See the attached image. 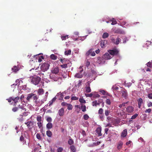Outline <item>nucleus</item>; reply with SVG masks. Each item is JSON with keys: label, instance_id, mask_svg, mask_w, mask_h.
<instances>
[{"label": "nucleus", "instance_id": "1", "mask_svg": "<svg viewBox=\"0 0 152 152\" xmlns=\"http://www.w3.org/2000/svg\"><path fill=\"white\" fill-rule=\"evenodd\" d=\"M109 53H106L104 55H103L102 58L99 57L98 58V62L99 63H103L104 62V60H107L111 59V57Z\"/></svg>", "mask_w": 152, "mask_h": 152}, {"label": "nucleus", "instance_id": "2", "mask_svg": "<svg viewBox=\"0 0 152 152\" xmlns=\"http://www.w3.org/2000/svg\"><path fill=\"white\" fill-rule=\"evenodd\" d=\"M30 79L31 83L35 85L38 84L41 80L40 77L36 75L31 77Z\"/></svg>", "mask_w": 152, "mask_h": 152}, {"label": "nucleus", "instance_id": "3", "mask_svg": "<svg viewBox=\"0 0 152 152\" xmlns=\"http://www.w3.org/2000/svg\"><path fill=\"white\" fill-rule=\"evenodd\" d=\"M49 63L48 62H45L42 65L40 66V68L42 71L45 72L49 69Z\"/></svg>", "mask_w": 152, "mask_h": 152}, {"label": "nucleus", "instance_id": "4", "mask_svg": "<svg viewBox=\"0 0 152 152\" xmlns=\"http://www.w3.org/2000/svg\"><path fill=\"white\" fill-rule=\"evenodd\" d=\"M8 100L9 102H12V103L13 102L14 103V105H15V104L18 102V101H20V97L17 96L15 98L11 97L8 99H7Z\"/></svg>", "mask_w": 152, "mask_h": 152}, {"label": "nucleus", "instance_id": "5", "mask_svg": "<svg viewBox=\"0 0 152 152\" xmlns=\"http://www.w3.org/2000/svg\"><path fill=\"white\" fill-rule=\"evenodd\" d=\"M108 52L112 56L117 55L119 53V51L116 49L110 50H108Z\"/></svg>", "mask_w": 152, "mask_h": 152}, {"label": "nucleus", "instance_id": "6", "mask_svg": "<svg viewBox=\"0 0 152 152\" xmlns=\"http://www.w3.org/2000/svg\"><path fill=\"white\" fill-rule=\"evenodd\" d=\"M59 72V69L58 67L56 66L52 68L51 70V72L53 74H56Z\"/></svg>", "mask_w": 152, "mask_h": 152}, {"label": "nucleus", "instance_id": "7", "mask_svg": "<svg viewBox=\"0 0 152 152\" xmlns=\"http://www.w3.org/2000/svg\"><path fill=\"white\" fill-rule=\"evenodd\" d=\"M50 78L53 79L54 81H57L59 78H60L59 77H56L53 74H51L50 75Z\"/></svg>", "mask_w": 152, "mask_h": 152}, {"label": "nucleus", "instance_id": "8", "mask_svg": "<svg viewBox=\"0 0 152 152\" xmlns=\"http://www.w3.org/2000/svg\"><path fill=\"white\" fill-rule=\"evenodd\" d=\"M25 124L27 125V126H28V128L29 129H30L33 124V122L31 121H27L26 122H25Z\"/></svg>", "mask_w": 152, "mask_h": 152}, {"label": "nucleus", "instance_id": "9", "mask_svg": "<svg viewBox=\"0 0 152 152\" xmlns=\"http://www.w3.org/2000/svg\"><path fill=\"white\" fill-rule=\"evenodd\" d=\"M87 83L88 84V86H86L85 88L86 91V92L88 93L91 92V89L90 86V84L88 82Z\"/></svg>", "mask_w": 152, "mask_h": 152}, {"label": "nucleus", "instance_id": "10", "mask_svg": "<svg viewBox=\"0 0 152 152\" xmlns=\"http://www.w3.org/2000/svg\"><path fill=\"white\" fill-rule=\"evenodd\" d=\"M127 130L126 129L124 130L122 132L121 134V136L123 137H124L127 135Z\"/></svg>", "mask_w": 152, "mask_h": 152}, {"label": "nucleus", "instance_id": "11", "mask_svg": "<svg viewBox=\"0 0 152 152\" xmlns=\"http://www.w3.org/2000/svg\"><path fill=\"white\" fill-rule=\"evenodd\" d=\"M123 143L121 141H119L118 143L117 148L118 150H120L122 147Z\"/></svg>", "mask_w": 152, "mask_h": 152}, {"label": "nucleus", "instance_id": "12", "mask_svg": "<svg viewBox=\"0 0 152 152\" xmlns=\"http://www.w3.org/2000/svg\"><path fill=\"white\" fill-rule=\"evenodd\" d=\"M126 110L128 112L131 113L134 111V108L132 106H129L126 108Z\"/></svg>", "mask_w": 152, "mask_h": 152}, {"label": "nucleus", "instance_id": "13", "mask_svg": "<svg viewBox=\"0 0 152 152\" xmlns=\"http://www.w3.org/2000/svg\"><path fill=\"white\" fill-rule=\"evenodd\" d=\"M101 130V127H98L96 130V132L98 134L99 136H101L102 135Z\"/></svg>", "mask_w": 152, "mask_h": 152}, {"label": "nucleus", "instance_id": "14", "mask_svg": "<svg viewBox=\"0 0 152 152\" xmlns=\"http://www.w3.org/2000/svg\"><path fill=\"white\" fill-rule=\"evenodd\" d=\"M64 110L63 108H61L59 110L58 112V115L60 116H62L64 114Z\"/></svg>", "mask_w": 152, "mask_h": 152}, {"label": "nucleus", "instance_id": "15", "mask_svg": "<svg viewBox=\"0 0 152 152\" xmlns=\"http://www.w3.org/2000/svg\"><path fill=\"white\" fill-rule=\"evenodd\" d=\"M107 43V41H102L101 42V46L102 48H104L105 47L106 44Z\"/></svg>", "mask_w": 152, "mask_h": 152}, {"label": "nucleus", "instance_id": "16", "mask_svg": "<svg viewBox=\"0 0 152 152\" xmlns=\"http://www.w3.org/2000/svg\"><path fill=\"white\" fill-rule=\"evenodd\" d=\"M37 92L39 95H42L44 94V91L42 88H39L38 89Z\"/></svg>", "mask_w": 152, "mask_h": 152}, {"label": "nucleus", "instance_id": "17", "mask_svg": "<svg viewBox=\"0 0 152 152\" xmlns=\"http://www.w3.org/2000/svg\"><path fill=\"white\" fill-rule=\"evenodd\" d=\"M115 32L117 34H124V31L121 30L120 29H118L115 31Z\"/></svg>", "mask_w": 152, "mask_h": 152}, {"label": "nucleus", "instance_id": "18", "mask_svg": "<svg viewBox=\"0 0 152 152\" xmlns=\"http://www.w3.org/2000/svg\"><path fill=\"white\" fill-rule=\"evenodd\" d=\"M56 98L55 97L53 98L49 102V106L51 105L53 103L56 101Z\"/></svg>", "mask_w": 152, "mask_h": 152}, {"label": "nucleus", "instance_id": "19", "mask_svg": "<svg viewBox=\"0 0 152 152\" xmlns=\"http://www.w3.org/2000/svg\"><path fill=\"white\" fill-rule=\"evenodd\" d=\"M53 127V124L51 123H48L46 125V127L48 129H50Z\"/></svg>", "mask_w": 152, "mask_h": 152}, {"label": "nucleus", "instance_id": "20", "mask_svg": "<svg viewBox=\"0 0 152 152\" xmlns=\"http://www.w3.org/2000/svg\"><path fill=\"white\" fill-rule=\"evenodd\" d=\"M12 69L13 72H17L18 70V67L16 66H14L12 68Z\"/></svg>", "mask_w": 152, "mask_h": 152}, {"label": "nucleus", "instance_id": "21", "mask_svg": "<svg viewBox=\"0 0 152 152\" xmlns=\"http://www.w3.org/2000/svg\"><path fill=\"white\" fill-rule=\"evenodd\" d=\"M121 41V39L120 38H119L118 37L116 38V41L115 42V43L116 45H118L119 43Z\"/></svg>", "mask_w": 152, "mask_h": 152}, {"label": "nucleus", "instance_id": "22", "mask_svg": "<svg viewBox=\"0 0 152 152\" xmlns=\"http://www.w3.org/2000/svg\"><path fill=\"white\" fill-rule=\"evenodd\" d=\"M99 91L101 93V94H102L103 95H109L107 92L104 90H100Z\"/></svg>", "mask_w": 152, "mask_h": 152}, {"label": "nucleus", "instance_id": "23", "mask_svg": "<svg viewBox=\"0 0 152 152\" xmlns=\"http://www.w3.org/2000/svg\"><path fill=\"white\" fill-rule=\"evenodd\" d=\"M46 134L49 137H51L52 136V132L50 131L49 130L47 131Z\"/></svg>", "mask_w": 152, "mask_h": 152}, {"label": "nucleus", "instance_id": "24", "mask_svg": "<svg viewBox=\"0 0 152 152\" xmlns=\"http://www.w3.org/2000/svg\"><path fill=\"white\" fill-rule=\"evenodd\" d=\"M68 90L66 91H65L64 92H63L62 93H61V92L59 93H58L56 95H63L64 94H68Z\"/></svg>", "mask_w": 152, "mask_h": 152}, {"label": "nucleus", "instance_id": "25", "mask_svg": "<svg viewBox=\"0 0 152 152\" xmlns=\"http://www.w3.org/2000/svg\"><path fill=\"white\" fill-rule=\"evenodd\" d=\"M70 149L73 152H76V149L75 147L73 145H72L70 147Z\"/></svg>", "mask_w": 152, "mask_h": 152}, {"label": "nucleus", "instance_id": "26", "mask_svg": "<svg viewBox=\"0 0 152 152\" xmlns=\"http://www.w3.org/2000/svg\"><path fill=\"white\" fill-rule=\"evenodd\" d=\"M50 58L53 60H55L57 58V56L54 54H52L50 55Z\"/></svg>", "mask_w": 152, "mask_h": 152}, {"label": "nucleus", "instance_id": "27", "mask_svg": "<svg viewBox=\"0 0 152 152\" xmlns=\"http://www.w3.org/2000/svg\"><path fill=\"white\" fill-rule=\"evenodd\" d=\"M20 81H21V80H20V79H18L16 80L15 81V85L16 86H19V85ZM14 85H15V84H13V85H12V86H13Z\"/></svg>", "mask_w": 152, "mask_h": 152}, {"label": "nucleus", "instance_id": "28", "mask_svg": "<svg viewBox=\"0 0 152 152\" xmlns=\"http://www.w3.org/2000/svg\"><path fill=\"white\" fill-rule=\"evenodd\" d=\"M121 91L122 95H126L127 94V91L124 89H122Z\"/></svg>", "mask_w": 152, "mask_h": 152}, {"label": "nucleus", "instance_id": "29", "mask_svg": "<svg viewBox=\"0 0 152 152\" xmlns=\"http://www.w3.org/2000/svg\"><path fill=\"white\" fill-rule=\"evenodd\" d=\"M83 75L81 74L77 73L75 75V77L78 78H81L83 77Z\"/></svg>", "mask_w": 152, "mask_h": 152}, {"label": "nucleus", "instance_id": "30", "mask_svg": "<svg viewBox=\"0 0 152 152\" xmlns=\"http://www.w3.org/2000/svg\"><path fill=\"white\" fill-rule=\"evenodd\" d=\"M138 106H139V107L140 108V107L141 104L142 102V99L141 98H140V99H139L138 100Z\"/></svg>", "mask_w": 152, "mask_h": 152}, {"label": "nucleus", "instance_id": "31", "mask_svg": "<svg viewBox=\"0 0 152 152\" xmlns=\"http://www.w3.org/2000/svg\"><path fill=\"white\" fill-rule=\"evenodd\" d=\"M81 108L82 111L84 112L86 111V107L85 105L82 104L81 106Z\"/></svg>", "mask_w": 152, "mask_h": 152}, {"label": "nucleus", "instance_id": "32", "mask_svg": "<svg viewBox=\"0 0 152 152\" xmlns=\"http://www.w3.org/2000/svg\"><path fill=\"white\" fill-rule=\"evenodd\" d=\"M110 21L112 22L111 24L112 25H114L116 24L117 22L116 20L114 18H112L111 20H110Z\"/></svg>", "mask_w": 152, "mask_h": 152}, {"label": "nucleus", "instance_id": "33", "mask_svg": "<svg viewBox=\"0 0 152 152\" xmlns=\"http://www.w3.org/2000/svg\"><path fill=\"white\" fill-rule=\"evenodd\" d=\"M109 36V34L107 32H105L103 33L102 35V37L103 38H107Z\"/></svg>", "mask_w": 152, "mask_h": 152}, {"label": "nucleus", "instance_id": "34", "mask_svg": "<svg viewBox=\"0 0 152 152\" xmlns=\"http://www.w3.org/2000/svg\"><path fill=\"white\" fill-rule=\"evenodd\" d=\"M68 38V35H66L64 36H61V38L62 40H65L66 39Z\"/></svg>", "mask_w": 152, "mask_h": 152}, {"label": "nucleus", "instance_id": "35", "mask_svg": "<svg viewBox=\"0 0 152 152\" xmlns=\"http://www.w3.org/2000/svg\"><path fill=\"white\" fill-rule=\"evenodd\" d=\"M67 109L69 110H72V104H68L67 105Z\"/></svg>", "mask_w": 152, "mask_h": 152}, {"label": "nucleus", "instance_id": "36", "mask_svg": "<svg viewBox=\"0 0 152 152\" xmlns=\"http://www.w3.org/2000/svg\"><path fill=\"white\" fill-rule=\"evenodd\" d=\"M71 51L70 50H68L67 51H66L64 52L65 55H68L71 54Z\"/></svg>", "mask_w": 152, "mask_h": 152}, {"label": "nucleus", "instance_id": "37", "mask_svg": "<svg viewBox=\"0 0 152 152\" xmlns=\"http://www.w3.org/2000/svg\"><path fill=\"white\" fill-rule=\"evenodd\" d=\"M100 104V103L97 102L96 101H94L92 102V105L93 106H96L97 105H99Z\"/></svg>", "mask_w": 152, "mask_h": 152}, {"label": "nucleus", "instance_id": "38", "mask_svg": "<svg viewBox=\"0 0 152 152\" xmlns=\"http://www.w3.org/2000/svg\"><path fill=\"white\" fill-rule=\"evenodd\" d=\"M151 43V42L150 41H147L146 42V43L145 44V46H144V47H148L150 45Z\"/></svg>", "mask_w": 152, "mask_h": 152}, {"label": "nucleus", "instance_id": "39", "mask_svg": "<svg viewBox=\"0 0 152 152\" xmlns=\"http://www.w3.org/2000/svg\"><path fill=\"white\" fill-rule=\"evenodd\" d=\"M141 118L143 120H146L147 118V115L146 114H144L141 116Z\"/></svg>", "mask_w": 152, "mask_h": 152}, {"label": "nucleus", "instance_id": "40", "mask_svg": "<svg viewBox=\"0 0 152 152\" xmlns=\"http://www.w3.org/2000/svg\"><path fill=\"white\" fill-rule=\"evenodd\" d=\"M37 124L39 129H42V124L41 122H38Z\"/></svg>", "mask_w": 152, "mask_h": 152}, {"label": "nucleus", "instance_id": "41", "mask_svg": "<svg viewBox=\"0 0 152 152\" xmlns=\"http://www.w3.org/2000/svg\"><path fill=\"white\" fill-rule=\"evenodd\" d=\"M146 65L148 67L152 68V61L151 62H148L147 63Z\"/></svg>", "mask_w": 152, "mask_h": 152}, {"label": "nucleus", "instance_id": "42", "mask_svg": "<svg viewBox=\"0 0 152 152\" xmlns=\"http://www.w3.org/2000/svg\"><path fill=\"white\" fill-rule=\"evenodd\" d=\"M68 143L70 145L73 144V140L71 139H69L68 141Z\"/></svg>", "mask_w": 152, "mask_h": 152}, {"label": "nucleus", "instance_id": "43", "mask_svg": "<svg viewBox=\"0 0 152 152\" xmlns=\"http://www.w3.org/2000/svg\"><path fill=\"white\" fill-rule=\"evenodd\" d=\"M79 101L81 103H85L86 102V101L83 98H80Z\"/></svg>", "mask_w": 152, "mask_h": 152}, {"label": "nucleus", "instance_id": "44", "mask_svg": "<svg viewBox=\"0 0 152 152\" xmlns=\"http://www.w3.org/2000/svg\"><path fill=\"white\" fill-rule=\"evenodd\" d=\"M103 110L102 108H100L99 109L98 111V113L100 114H103Z\"/></svg>", "mask_w": 152, "mask_h": 152}, {"label": "nucleus", "instance_id": "45", "mask_svg": "<svg viewBox=\"0 0 152 152\" xmlns=\"http://www.w3.org/2000/svg\"><path fill=\"white\" fill-rule=\"evenodd\" d=\"M36 137L37 139L39 140H41L42 138L40 136V135L39 134L37 133L36 134Z\"/></svg>", "mask_w": 152, "mask_h": 152}, {"label": "nucleus", "instance_id": "46", "mask_svg": "<svg viewBox=\"0 0 152 152\" xmlns=\"http://www.w3.org/2000/svg\"><path fill=\"white\" fill-rule=\"evenodd\" d=\"M110 113V111L108 110H105V114L106 116H107L109 115Z\"/></svg>", "mask_w": 152, "mask_h": 152}, {"label": "nucleus", "instance_id": "47", "mask_svg": "<svg viewBox=\"0 0 152 152\" xmlns=\"http://www.w3.org/2000/svg\"><path fill=\"white\" fill-rule=\"evenodd\" d=\"M99 116L101 120L103 121L104 120V116L103 114H100Z\"/></svg>", "mask_w": 152, "mask_h": 152}, {"label": "nucleus", "instance_id": "48", "mask_svg": "<svg viewBox=\"0 0 152 152\" xmlns=\"http://www.w3.org/2000/svg\"><path fill=\"white\" fill-rule=\"evenodd\" d=\"M47 99V96H45L43 99L41 100V103H44V102L46 101Z\"/></svg>", "mask_w": 152, "mask_h": 152}, {"label": "nucleus", "instance_id": "49", "mask_svg": "<svg viewBox=\"0 0 152 152\" xmlns=\"http://www.w3.org/2000/svg\"><path fill=\"white\" fill-rule=\"evenodd\" d=\"M89 118V116L87 114L83 115V118L85 120H87Z\"/></svg>", "mask_w": 152, "mask_h": 152}, {"label": "nucleus", "instance_id": "50", "mask_svg": "<svg viewBox=\"0 0 152 152\" xmlns=\"http://www.w3.org/2000/svg\"><path fill=\"white\" fill-rule=\"evenodd\" d=\"M63 148L62 147H59L57 149V152H62L63 151Z\"/></svg>", "mask_w": 152, "mask_h": 152}, {"label": "nucleus", "instance_id": "51", "mask_svg": "<svg viewBox=\"0 0 152 152\" xmlns=\"http://www.w3.org/2000/svg\"><path fill=\"white\" fill-rule=\"evenodd\" d=\"M138 114L137 113H136L132 116L131 118L132 119H134L135 118L138 116Z\"/></svg>", "mask_w": 152, "mask_h": 152}, {"label": "nucleus", "instance_id": "52", "mask_svg": "<svg viewBox=\"0 0 152 152\" xmlns=\"http://www.w3.org/2000/svg\"><path fill=\"white\" fill-rule=\"evenodd\" d=\"M106 102L107 104L108 105H110L111 104V102L110 99H107L106 101Z\"/></svg>", "mask_w": 152, "mask_h": 152}, {"label": "nucleus", "instance_id": "53", "mask_svg": "<svg viewBox=\"0 0 152 152\" xmlns=\"http://www.w3.org/2000/svg\"><path fill=\"white\" fill-rule=\"evenodd\" d=\"M41 117L40 116H39L37 117V121L39 122H40L41 121Z\"/></svg>", "mask_w": 152, "mask_h": 152}, {"label": "nucleus", "instance_id": "54", "mask_svg": "<svg viewBox=\"0 0 152 152\" xmlns=\"http://www.w3.org/2000/svg\"><path fill=\"white\" fill-rule=\"evenodd\" d=\"M127 103V102H126V103H123L122 104H119V107L120 108H121L122 107H124V106H125V104Z\"/></svg>", "mask_w": 152, "mask_h": 152}, {"label": "nucleus", "instance_id": "55", "mask_svg": "<svg viewBox=\"0 0 152 152\" xmlns=\"http://www.w3.org/2000/svg\"><path fill=\"white\" fill-rule=\"evenodd\" d=\"M46 120H47V121L48 122H49V123L51 122L52 121V118L50 117H49L47 118L46 119Z\"/></svg>", "mask_w": 152, "mask_h": 152}, {"label": "nucleus", "instance_id": "56", "mask_svg": "<svg viewBox=\"0 0 152 152\" xmlns=\"http://www.w3.org/2000/svg\"><path fill=\"white\" fill-rule=\"evenodd\" d=\"M128 41V40L127 39V38L125 37V38H124V39H123V42L124 43H125Z\"/></svg>", "mask_w": 152, "mask_h": 152}, {"label": "nucleus", "instance_id": "57", "mask_svg": "<svg viewBox=\"0 0 152 152\" xmlns=\"http://www.w3.org/2000/svg\"><path fill=\"white\" fill-rule=\"evenodd\" d=\"M61 66L63 68H66L67 67V64H64L61 65Z\"/></svg>", "mask_w": 152, "mask_h": 152}, {"label": "nucleus", "instance_id": "58", "mask_svg": "<svg viewBox=\"0 0 152 152\" xmlns=\"http://www.w3.org/2000/svg\"><path fill=\"white\" fill-rule=\"evenodd\" d=\"M18 109V108L17 107H15L12 109V111L14 112H15L17 111Z\"/></svg>", "mask_w": 152, "mask_h": 152}, {"label": "nucleus", "instance_id": "59", "mask_svg": "<svg viewBox=\"0 0 152 152\" xmlns=\"http://www.w3.org/2000/svg\"><path fill=\"white\" fill-rule=\"evenodd\" d=\"M21 88L22 89L24 90H26V85H24L21 86Z\"/></svg>", "mask_w": 152, "mask_h": 152}, {"label": "nucleus", "instance_id": "60", "mask_svg": "<svg viewBox=\"0 0 152 152\" xmlns=\"http://www.w3.org/2000/svg\"><path fill=\"white\" fill-rule=\"evenodd\" d=\"M151 111V109H146L145 110V113H150Z\"/></svg>", "mask_w": 152, "mask_h": 152}, {"label": "nucleus", "instance_id": "61", "mask_svg": "<svg viewBox=\"0 0 152 152\" xmlns=\"http://www.w3.org/2000/svg\"><path fill=\"white\" fill-rule=\"evenodd\" d=\"M92 51L91 49L90 50H89L86 53V55L87 56H88L90 55V53H91V52Z\"/></svg>", "mask_w": 152, "mask_h": 152}, {"label": "nucleus", "instance_id": "62", "mask_svg": "<svg viewBox=\"0 0 152 152\" xmlns=\"http://www.w3.org/2000/svg\"><path fill=\"white\" fill-rule=\"evenodd\" d=\"M132 143V141L130 140H129L126 143V145L128 146L129 144H131Z\"/></svg>", "mask_w": 152, "mask_h": 152}, {"label": "nucleus", "instance_id": "63", "mask_svg": "<svg viewBox=\"0 0 152 152\" xmlns=\"http://www.w3.org/2000/svg\"><path fill=\"white\" fill-rule=\"evenodd\" d=\"M78 99V98L75 96H73L71 98V99L72 100H77Z\"/></svg>", "mask_w": 152, "mask_h": 152}, {"label": "nucleus", "instance_id": "64", "mask_svg": "<svg viewBox=\"0 0 152 152\" xmlns=\"http://www.w3.org/2000/svg\"><path fill=\"white\" fill-rule=\"evenodd\" d=\"M90 64V63L89 61H87L86 62V66L87 67H88Z\"/></svg>", "mask_w": 152, "mask_h": 152}]
</instances>
